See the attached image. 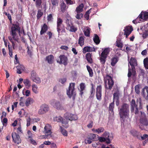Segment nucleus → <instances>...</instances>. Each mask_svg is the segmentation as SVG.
<instances>
[{"mask_svg": "<svg viewBox=\"0 0 148 148\" xmlns=\"http://www.w3.org/2000/svg\"><path fill=\"white\" fill-rule=\"evenodd\" d=\"M91 54L90 53H88L86 54L85 57L88 63L90 64L93 63L92 59L91 57Z\"/></svg>", "mask_w": 148, "mask_h": 148, "instance_id": "nucleus-22", "label": "nucleus"}, {"mask_svg": "<svg viewBox=\"0 0 148 148\" xmlns=\"http://www.w3.org/2000/svg\"><path fill=\"white\" fill-rule=\"evenodd\" d=\"M79 86L80 89V92H83V91L86 88L85 83H81L80 84Z\"/></svg>", "mask_w": 148, "mask_h": 148, "instance_id": "nucleus-42", "label": "nucleus"}, {"mask_svg": "<svg viewBox=\"0 0 148 148\" xmlns=\"http://www.w3.org/2000/svg\"><path fill=\"white\" fill-rule=\"evenodd\" d=\"M48 29V27L46 23H44L41 26V29L40 31V34L42 35L46 32Z\"/></svg>", "mask_w": 148, "mask_h": 148, "instance_id": "nucleus-21", "label": "nucleus"}, {"mask_svg": "<svg viewBox=\"0 0 148 148\" xmlns=\"http://www.w3.org/2000/svg\"><path fill=\"white\" fill-rule=\"evenodd\" d=\"M75 85V83H70L68 90H67V92H74Z\"/></svg>", "mask_w": 148, "mask_h": 148, "instance_id": "nucleus-20", "label": "nucleus"}, {"mask_svg": "<svg viewBox=\"0 0 148 148\" xmlns=\"http://www.w3.org/2000/svg\"><path fill=\"white\" fill-rule=\"evenodd\" d=\"M94 37L93 38L94 42L96 45L99 44L100 42L99 36L96 34H94Z\"/></svg>", "mask_w": 148, "mask_h": 148, "instance_id": "nucleus-28", "label": "nucleus"}, {"mask_svg": "<svg viewBox=\"0 0 148 148\" xmlns=\"http://www.w3.org/2000/svg\"><path fill=\"white\" fill-rule=\"evenodd\" d=\"M96 97L98 99L101 100V93H96Z\"/></svg>", "mask_w": 148, "mask_h": 148, "instance_id": "nucleus-63", "label": "nucleus"}, {"mask_svg": "<svg viewBox=\"0 0 148 148\" xmlns=\"http://www.w3.org/2000/svg\"><path fill=\"white\" fill-rule=\"evenodd\" d=\"M142 13H140L138 17L136 19V21L138 23H140L141 22L142 19H143V17H142Z\"/></svg>", "mask_w": 148, "mask_h": 148, "instance_id": "nucleus-43", "label": "nucleus"}, {"mask_svg": "<svg viewBox=\"0 0 148 148\" xmlns=\"http://www.w3.org/2000/svg\"><path fill=\"white\" fill-rule=\"evenodd\" d=\"M23 83L25 86H29L30 85V82L29 80L27 79H24Z\"/></svg>", "mask_w": 148, "mask_h": 148, "instance_id": "nucleus-46", "label": "nucleus"}, {"mask_svg": "<svg viewBox=\"0 0 148 148\" xmlns=\"http://www.w3.org/2000/svg\"><path fill=\"white\" fill-rule=\"evenodd\" d=\"M118 93H114L113 95L114 100H117L116 101V105L117 106H118L119 104V102L118 101Z\"/></svg>", "mask_w": 148, "mask_h": 148, "instance_id": "nucleus-40", "label": "nucleus"}, {"mask_svg": "<svg viewBox=\"0 0 148 148\" xmlns=\"http://www.w3.org/2000/svg\"><path fill=\"white\" fill-rule=\"evenodd\" d=\"M114 101L112 103L110 104L109 107L110 112L112 115H113L114 114L113 109L114 108Z\"/></svg>", "mask_w": 148, "mask_h": 148, "instance_id": "nucleus-32", "label": "nucleus"}, {"mask_svg": "<svg viewBox=\"0 0 148 148\" xmlns=\"http://www.w3.org/2000/svg\"><path fill=\"white\" fill-rule=\"evenodd\" d=\"M54 60V57L52 55H50L46 57V60L50 64L53 63Z\"/></svg>", "mask_w": 148, "mask_h": 148, "instance_id": "nucleus-23", "label": "nucleus"}, {"mask_svg": "<svg viewBox=\"0 0 148 148\" xmlns=\"http://www.w3.org/2000/svg\"><path fill=\"white\" fill-rule=\"evenodd\" d=\"M53 18L52 14H51L48 15L47 17V20L48 21H51Z\"/></svg>", "mask_w": 148, "mask_h": 148, "instance_id": "nucleus-55", "label": "nucleus"}, {"mask_svg": "<svg viewBox=\"0 0 148 148\" xmlns=\"http://www.w3.org/2000/svg\"><path fill=\"white\" fill-rule=\"evenodd\" d=\"M50 104L58 110H62L63 109L60 102L55 99L52 100L50 102Z\"/></svg>", "mask_w": 148, "mask_h": 148, "instance_id": "nucleus-10", "label": "nucleus"}, {"mask_svg": "<svg viewBox=\"0 0 148 148\" xmlns=\"http://www.w3.org/2000/svg\"><path fill=\"white\" fill-rule=\"evenodd\" d=\"M112 138V134L108 132H106L102 134V142H105L107 145L110 143L111 141Z\"/></svg>", "mask_w": 148, "mask_h": 148, "instance_id": "nucleus-4", "label": "nucleus"}, {"mask_svg": "<svg viewBox=\"0 0 148 148\" xmlns=\"http://www.w3.org/2000/svg\"><path fill=\"white\" fill-rule=\"evenodd\" d=\"M62 119V118L60 116H56L55 117L54 119V121H56L58 122L61 121Z\"/></svg>", "mask_w": 148, "mask_h": 148, "instance_id": "nucleus-48", "label": "nucleus"}, {"mask_svg": "<svg viewBox=\"0 0 148 148\" xmlns=\"http://www.w3.org/2000/svg\"><path fill=\"white\" fill-rule=\"evenodd\" d=\"M51 3L53 6L57 5L59 0H51Z\"/></svg>", "mask_w": 148, "mask_h": 148, "instance_id": "nucleus-49", "label": "nucleus"}, {"mask_svg": "<svg viewBox=\"0 0 148 148\" xmlns=\"http://www.w3.org/2000/svg\"><path fill=\"white\" fill-rule=\"evenodd\" d=\"M101 85L98 86L97 88L96 92H101Z\"/></svg>", "mask_w": 148, "mask_h": 148, "instance_id": "nucleus-61", "label": "nucleus"}, {"mask_svg": "<svg viewBox=\"0 0 148 148\" xmlns=\"http://www.w3.org/2000/svg\"><path fill=\"white\" fill-rule=\"evenodd\" d=\"M116 45L117 47L121 48H122L123 47V44L120 40H117L116 42Z\"/></svg>", "mask_w": 148, "mask_h": 148, "instance_id": "nucleus-39", "label": "nucleus"}, {"mask_svg": "<svg viewBox=\"0 0 148 148\" xmlns=\"http://www.w3.org/2000/svg\"><path fill=\"white\" fill-rule=\"evenodd\" d=\"M143 64L145 67L148 69V58H145L143 60Z\"/></svg>", "mask_w": 148, "mask_h": 148, "instance_id": "nucleus-38", "label": "nucleus"}, {"mask_svg": "<svg viewBox=\"0 0 148 148\" xmlns=\"http://www.w3.org/2000/svg\"><path fill=\"white\" fill-rule=\"evenodd\" d=\"M60 128L61 132L63 135L64 136H67L68 135L67 131L63 128L61 126H60Z\"/></svg>", "mask_w": 148, "mask_h": 148, "instance_id": "nucleus-37", "label": "nucleus"}, {"mask_svg": "<svg viewBox=\"0 0 148 148\" xmlns=\"http://www.w3.org/2000/svg\"><path fill=\"white\" fill-rule=\"evenodd\" d=\"M33 100L31 98H28L27 99L25 104L26 106H28L31 103H33Z\"/></svg>", "mask_w": 148, "mask_h": 148, "instance_id": "nucleus-30", "label": "nucleus"}, {"mask_svg": "<svg viewBox=\"0 0 148 148\" xmlns=\"http://www.w3.org/2000/svg\"><path fill=\"white\" fill-rule=\"evenodd\" d=\"M90 29L89 27L87 28L84 32V35L86 37H89L90 35Z\"/></svg>", "mask_w": 148, "mask_h": 148, "instance_id": "nucleus-41", "label": "nucleus"}, {"mask_svg": "<svg viewBox=\"0 0 148 148\" xmlns=\"http://www.w3.org/2000/svg\"><path fill=\"white\" fill-rule=\"evenodd\" d=\"M95 50V48L94 47L92 48L89 46H86L83 48L82 52L83 54H85L87 52L94 51Z\"/></svg>", "mask_w": 148, "mask_h": 148, "instance_id": "nucleus-19", "label": "nucleus"}, {"mask_svg": "<svg viewBox=\"0 0 148 148\" xmlns=\"http://www.w3.org/2000/svg\"><path fill=\"white\" fill-rule=\"evenodd\" d=\"M145 71L144 70L142 69H140V70L139 74L140 75L143 76L145 75Z\"/></svg>", "mask_w": 148, "mask_h": 148, "instance_id": "nucleus-59", "label": "nucleus"}, {"mask_svg": "<svg viewBox=\"0 0 148 148\" xmlns=\"http://www.w3.org/2000/svg\"><path fill=\"white\" fill-rule=\"evenodd\" d=\"M105 86L106 89L111 90L114 84V82L111 76L106 75L104 77Z\"/></svg>", "mask_w": 148, "mask_h": 148, "instance_id": "nucleus-3", "label": "nucleus"}, {"mask_svg": "<svg viewBox=\"0 0 148 148\" xmlns=\"http://www.w3.org/2000/svg\"><path fill=\"white\" fill-rule=\"evenodd\" d=\"M43 13L40 9L38 10L37 12V18L38 20L43 15Z\"/></svg>", "mask_w": 148, "mask_h": 148, "instance_id": "nucleus-35", "label": "nucleus"}, {"mask_svg": "<svg viewBox=\"0 0 148 148\" xmlns=\"http://www.w3.org/2000/svg\"><path fill=\"white\" fill-rule=\"evenodd\" d=\"M133 30V28L132 26H126L125 27L123 31L124 32V35H125L126 38L128 37Z\"/></svg>", "mask_w": 148, "mask_h": 148, "instance_id": "nucleus-15", "label": "nucleus"}, {"mask_svg": "<svg viewBox=\"0 0 148 148\" xmlns=\"http://www.w3.org/2000/svg\"><path fill=\"white\" fill-rule=\"evenodd\" d=\"M110 50V48L109 47L105 48L103 50L102 49V64H105Z\"/></svg>", "mask_w": 148, "mask_h": 148, "instance_id": "nucleus-7", "label": "nucleus"}, {"mask_svg": "<svg viewBox=\"0 0 148 148\" xmlns=\"http://www.w3.org/2000/svg\"><path fill=\"white\" fill-rule=\"evenodd\" d=\"M66 78H63L60 79L59 80V81L62 84H63L66 82Z\"/></svg>", "mask_w": 148, "mask_h": 148, "instance_id": "nucleus-57", "label": "nucleus"}, {"mask_svg": "<svg viewBox=\"0 0 148 148\" xmlns=\"http://www.w3.org/2000/svg\"><path fill=\"white\" fill-rule=\"evenodd\" d=\"M83 14L82 13H77V14L75 16L76 18L78 19H80L81 18H82Z\"/></svg>", "mask_w": 148, "mask_h": 148, "instance_id": "nucleus-51", "label": "nucleus"}, {"mask_svg": "<svg viewBox=\"0 0 148 148\" xmlns=\"http://www.w3.org/2000/svg\"><path fill=\"white\" fill-rule=\"evenodd\" d=\"M20 28L18 23L17 24H12V26L11 28L10 34L12 36L8 37V39L10 42L12 43V46L13 47L15 45L14 40L18 42V38L17 35V33H20Z\"/></svg>", "mask_w": 148, "mask_h": 148, "instance_id": "nucleus-1", "label": "nucleus"}, {"mask_svg": "<svg viewBox=\"0 0 148 148\" xmlns=\"http://www.w3.org/2000/svg\"><path fill=\"white\" fill-rule=\"evenodd\" d=\"M147 36H148V32L147 31L144 32L143 34V37L144 38H147Z\"/></svg>", "mask_w": 148, "mask_h": 148, "instance_id": "nucleus-64", "label": "nucleus"}, {"mask_svg": "<svg viewBox=\"0 0 148 148\" xmlns=\"http://www.w3.org/2000/svg\"><path fill=\"white\" fill-rule=\"evenodd\" d=\"M84 7L83 3H81L76 8V11L77 13H79L82 12L83 11V8Z\"/></svg>", "mask_w": 148, "mask_h": 148, "instance_id": "nucleus-27", "label": "nucleus"}, {"mask_svg": "<svg viewBox=\"0 0 148 148\" xmlns=\"http://www.w3.org/2000/svg\"><path fill=\"white\" fill-rule=\"evenodd\" d=\"M141 116L140 119V122L143 125L147 126L148 125V121L147 120L145 114L141 112Z\"/></svg>", "mask_w": 148, "mask_h": 148, "instance_id": "nucleus-14", "label": "nucleus"}, {"mask_svg": "<svg viewBox=\"0 0 148 148\" xmlns=\"http://www.w3.org/2000/svg\"><path fill=\"white\" fill-rule=\"evenodd\" d=\"M27 123L26 125L27 127L29 126L30 125L31 122V119L30 117H29L27 120Z\"/></svg>", "mask_w": 148, "mask_h": 148, "instance_id": "nucleus-60", "label": "nucleus"}, {"mask_svg": "<svg viewBox=\"0 0 148 148\" xmlns=\"http://www.w3.org/2000/svg\"><path fill=\"white\" fill-rule=\"evenodd\" d=\"M33 1H35V5L36 7L39 8L41 5L42 0H33Z\"/></svg>", "mask_w": 148, "mask_h": 148, "instance_id": "nucleus-34", "label": "nucleus"}, {"mask_svg": "<svg viewBox=\"0 0 148 148\" xmlns=\"http://www.w3.org/2000/svg\"><path fill=\"white\" fill-rule=\"evenodd\" d=\"M12 136L13 141L17 144L21 143V139L19 135L15 132L12 133Z\"/></svg>", "mask_w": 148, "mask_h": 148, "instance_id": "nucleus-11", "label": "nucleus"}, {"mask_svg": "<svg viewBox=\"0 0 148 148\" xmlns=\"http://www.w3.org/2000/svg\"><path fill=\"white\" fill-rule=\"evenodd\" d=\"M30 78L33 82L37 83H39L41 82L40 78L38 76L36 72L34 71H33L31 72Z\"/></svg>", "mask_w": 148, "mask_h": 148, "instance_id": "nucleus-9", "label": "nucleus"}, {"mask_svg": "<svg viewBox=\"0 0 148 148\" xmlns=\"http://www.w3.org/2000/svg\"><path fill=\"white\" fill-rule=\"evenodd\" d=\"M87 70L89 73L90 77H92L93 75V73L92 69L88 65L86 66Z\"/></svg>", "mask_w": 148, "mask_h": 148, "instance_id": "nucleus-31", "label": "nucleus"}, {"mask_svg": "<svg viewBox=\"0 0 148 148\" xmlns=\"http://www.w3.org/2000/svg\"><path fill=\"white\" fill-rule=\"evenodd\" d=\"M57 30L59 34H60V32H65V27L63 24L57 25Z\"/></svg>", "mask_w": 148, "mask_h": 148, "instance_id": "nucleus-18", "label": "nucleus"}, {"mask_svg": "<svg viewBox=\"0 0 148 148\" xmlns=\"http://www.w3.org/2000/svg\"><path fill=\"white\" fill-rule=\"evenodd\" d=\"M49 110V108L48 105L45 104H42L38 111L39 114H43L47 112Z\"/></svg>", "mask_w": 148, "mask_h": 148, "instance_id": "nucleus-5", "label": "nucleus"}, {"mask_svg": "<svg viewBox=\"0 0 148 148\" xmlns=\"http://www.w3.org/2000/svg\"><path fill=\"white\" fill-rule=\"evenodd\" d=\"M88 137L90 138L92 141L95 140L97 139L96 138V135L93 134H90Z\"/></svg>", "mask_w": 148, "mask_h": 148, "instance_id": "nucleus-36", "label": "nucleus"}, {"mask_svg": "<svg viewBox=\"0 0 148 148\" xmlns=\"http://www.w3.org/2000/svg\"><path fill=\"white\" fill-rule=\"evenodd\" d=\"M63 20L60 18L58 17L57 19V25H62Z\"/></svg>", "mask_w": 148, "mask_h": 148, "instance_id": "nucleus-44", "label": "nucleus"}, {"mask_svg": "<svg viewBox=\"0 0 148 148\" xmlns=\"http://www.w3.org/2000/svg\"><path fill=\"white\" fill-rule=\"evenodd\" d=\"M84 36H81L79 37L78 44L81 47H82L84 44Z\"/></svg>", "mask_w": 148, "mask_h": 148, "instance_id": "nucleus-24", "label": "nucleus"}, {"mask_svg": "<svg viewBox=\"0 0 148 148\" xmlns=\"http://www.w3.org/2000/svg\"><path fill=\"white\" fill-rule=\"evenodd\" d=\"M119 60V58L117 57L112 58L111 60V65L112 66H114Z\"/></svg>", "mask_w": 148, "mask_h": 148, "instance_id": "nucleus-26", "label": "nucleus"}, {"mask_svg": "<svg viewBox=\"0 0 148 148\" xmlns=\"http://www.w3.org/2000/svg\"><path fill=\"white\" fill-rule=\"evenodd\" d=\"M92 141L90 138L87 137V138L85 139V142L86 144H90L92 143Z\"/></svg>", "mask_w": 148, "mask_h": 148, "instance_id": "nucleus-53", "label": "nucleus"}, {"mask_svg": "<svg viewBox=\"0 0 148 148\" xmlns=\"http://www.w3.org/2000/svg\"><path fill=\"white\" fill-rule=\"evenodd\" d=\"M131 134L134 136H137L138 133L135 130H131L130 132Z\"/></svg>", "mask_w": 148, "mask_h": 148, "instance_id": "nucleus-52", "label": "nucleus"}, {"mask_svg": "<svg viewBox=\"0 0 148 148\" xmlns=\"http://www.w3.org/2000/svg\"><path fill=\"white\" fill-rule=\"evenodd\" d=\"M129 108L128 105L124 104L121 106L119 111V114L121 119L124 121L125 119L128 117Z\"/></svg>", "mask_w": 148, "mask_h": 148, "instance_id": "nucleus-2", "label": "nucleus"}, {"mask_svg": "<svg viewBox=\"0 0 148 148\" xmlns=\"http://www.w3.org/2000/svg\"><path fill=\"white\" fill-rule=\"evenodd\" d=\"M44 132L45 134H48L45 135L44 136V138H49L51 137V134L52 132H51V127L50 125L47 124L45 125L44 128Z\"/></svg>", "mask_w": 148, "mask_h": 148, "instance_id": "nucleus-6", "label": "nucleus"}, {"mask_svg": "<svg viewBox=\"0 0 148 148\" xmlns=\"http://www.w3.org/2000/svg\"><path fill=\"white\" fill-rule=\"evenodd\" d=\"M32 87L33 91L34 92H36L38 89V87L35 84H33L32 85Z\"/></svg>", "mask_w": 148, "mask_h": 148, "instance_id": "nucleus-54", "label": "nucleus"}, {"mask_svg": "<svg viewBox=\"0 0 148 148\" xmlns=\"http://www.w3.org/2000/svg\"><path fill=\"white\" fill-rule=\"evenodd\" d=\"M131 111L132 112L134 111L135 109V113L137 114L138 113V109L137 108V106L136 105L135 101L134 100L132 99L131 102Z\"/></svg>", "mask_w": 148, "mask_h": 148, "instance_id": "nucleus-16", "label": "nucleus"}, {"mask_svg": "<svg viewBox=\"0 0 148 148\" xmlns=\"http://www.w3.org/2000/svg\"><path fill=\"white\" fill-rule=\"evenodd\" d=\"M32 134L30 130H28L27 132V135L26 137L27 139H31L32 138Z\"/></svg>", "mask_w": 148, "mask_h": 148, "instance_id": "nucleus-47", "label": "nucleus"}, {"mask_svg": "<svg viewBox=\"0 0 148 148\" xmlns=\"http://www.w3.org/2000/svg\"><path fill=\"white\" fill-rule=\"evenodd\" d=\"M141 13L142 14V17L144 20H146L148 19V12H142Z\"/></svg>", "mask_w": 148, "mask_h": 148, "instance_id": "nucleus-33", "label": "nucleus"}, {"mask_svg": "<svg viewBox=\"0 0 148 148\" xmlns=\"http://www.w3.org/2000/svg\"><path fill=\"white\" fill-rule=\"evenodd\" d=\"M8 48L9 51V54L10 57H12V49L11 46H10L9 44L8 45Z\"/></svg>", "mask_w": 148, "mask_h": 148, "instance_id": "nucleus-50", "label": "nucleus"}, {"mask_svg": "<svg viewBox=\"0 0 148 148\" xmlns=\"http://www.w3.org/2000/svg\"><path fill=\"white\" fill-rule=\"evenodd\" d=\"M140 85L138 84L136 85L135 87V90L136 92H140Z\"/></svg>", "mask_w": 148, "mask_h": 148, "instance_id": "nucleus-45", "label": "nucleus"}, {"mask_svg": "<svg viewBox=\"0 0 148 148\" xmlns=\"http://www.w3.org/2000/svg\"><path fill=\"white\" fill-rule=\"evenodd\" d=\"M148 92V87L145 86V88H143L142 90V92Z\"/></svg>", "mask_w": 148, "mask_h": 148, "instance_id": "nucleus-62", "label": "nucleus"}, {"mask_svg": "<svg viewBox=\"0 0 148 148\" xmlns=\"http://www.w3.org/2000/svg\"><path fill=\"white\" fill-rule=\"evenodd\" d=\"M129 63L131 66L133 75L134 76L136 72L135 66L137 65L136 60L135 58L131 57Z\"/></svg>", "mask_w": 148, "mask_h": 148, "instance_id": "nucleus-8", "label": "nucleus"}, {"mask_svg": "<svg viewBox=\"0 0 148 148\" xmlns=\"http://www.w3.org/2000/svg\"><path fill=\"white\" fill-rule=\"evenodd\" d=\"M60 8L61 11L63 13L67 9L66 5L64 2L61 3L60 4Z\"/></svg>", "mask_w": 148, "mask_h": 148, "instance_id": "nucleus-29", "label": "nucleus"}, {"mask_svg": "<svg viewBox=\"0 0 148 148\" xmlns=\"http://www.w3.org/2000/svg\"><path fill=\"white\" fill-rule=\"evenodd\" d=\"M93 122L92 121H90L89 123L88 124L87 126V127L89 128H91L93 126Z\"/></svg>", "mask_w": 148, "mask_h": 148, "instance_id": "nucleus-56", "label": "nucleus"}, {"mask_svg": "<svg viewBox=\"0 0 148 148\" xmlns=\"http://www.w3.org/2000/svg\"><path fill=\"white\" fill-rule=\"evenodd\" d=\"M17 73L19 74L21 73L22 71L25 69L24 66L22 65H19L17 66Z\"/></svg>", "mask_w": 148, "mask_h": 148, "instance_id": "nucleus-25", "label": "nucleus"}, {"mask_svg": "<svg viewBox=\"0 0 148 148\" xmlns=\"http://www.w3.org/2000/svg\"><path fill=\"white\" fill-rule=\"evenodd\" d=\"M67 29L70 32H76L77 30V28L75 27L72 23L67 25Z\"/></svg>", "mask_w": 148, "mask_h": 148, "instance_id": "nucleus-17", "label": "nucleus"}, {"mask_svg": "<svg viewBox=\"0 0 148 148\" xmlns=\"http://www.w3.org/2000/svg\"><path fill=\"white\" fill-rule=\"evenodd\" d=\"M65 118L69 120L75 121L78 119V117L77 115L69 113H66L65 114Z\"/></svg>", "mask_w": 148, "mask_h": 148, "instance_id": "nucleus-12", "label": "nucleus"}, {"mask_svg": "<svg viewBox=\"0 0 148 148\" xmlns=\"http://www.w3.org/2000/svg\"><path fill=\"white\" fill-rule=\"evenodd\" d=\"M59 58L60 60V61L58 60L57 62L60 64H63L65 66L67 65L68 59L67 57L64 55H60Z\"/></svg>", "mask_w": 148, "mask_h": 148, "instance_id": "nucleus-13", "label": "nucleus"}, {"mask_svg": "<svg viewBox=\"0 0 148 148\" xmlns=\"http://www.w3.org/2000/svg\"><path fill=\"white\" fill-rule=\"evenodd\" d=\"M66 3L68 4L72 5L75 3V2H74L71 0H65Z\"/></svg>", "mask_w": 148, "mask_h": 148, "instance_id": "nucleus-58", "label": "nucleus"}]
</instances>
